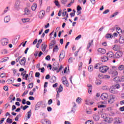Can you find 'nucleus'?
I'll return each mask as SVG.
<instances>
[{
    "label": "nucleus",
    "instance_id": "obj_22",
    "mask_svg": "<svg viewBox=\"0 0 124 124\" xmlns=\"http://www.w3.org/2000/svg\"><path fill=\"white\" fill-rule=\"evenodd\" d=\"M98 52L101 53V54H105L106 53V50H105V49L100 48L98 49Z\"/></svg>",
    "mask_w": 124,
    "mask_h": 124
},
{
    "label": "nucleus",
    "instance_id": "obj_33",
    "mask_svg": "<svg viewBox=\"0 0 124 124\" xmlns=\"http://www.w3.org/2000/svg\"><path fill=\"white\" fill-rule=\"evenodd\" d=\"M62 83L64 86H66V87H68L69 86L68 81H67V80H65L64 81H63Z\"/></svg>",
    "mask_w": 124,
    "mask_h": 124
},
{
    "label": "nucleus",
    "instance_id": "obj_13",
    "mask_svg": "<svg viewBox=\"0 0 124 124\" xmlns=\"http://www.w3.org/2000/svg\"><path fill=\"white\" fill-rule=\"evenodd\" d=\"M41 105H42V102H38L35 106V111L38 110V109L40 108V106H41Z\"/></svg>",
    "mask_w": 124,
    "mask_h": 124
},
{
    "label": "nucleus",
    "instance_id": "obj_43",
    "mask_svg": "<svg viewBox=\"0 0 124 124\" xmlns=\"http://www.w3.org/2000/svg\"><path fill=\"white\" fill-rule=\"evenodd\" d=\"M118 69H119V70H124V65H121L120 66H119Z\"/></svg>",
    "mask_w": 124,
    "mask_h": 124
},
{
    "label": "nucleus",
    "instance_id": "obj_64",
    "mask_svg": "<svg viewBox=\"0 0 124 124\" xmlns=\"http://www.w3.org/2000/svg\"><path fill=\"white\" fill-rule=\"evenodd\" d=\"M119 109H120V110L122 112H124V106L120 108H119Z\"/></svg>",
    "mask_w": 124,
    "mask_h": 124
},
{
    "label": "nucleus",
    "instance_id": "obj_2",
    "mask_svg": "<svg viewBox=\"0 0 124 124\" xmlns=\"http://www.w3.org/2000/svg\"><path fill=\"white\" fill-rule=\"evenodd\" d=\"M108 69H109V67L105 65L101 66L99 71L100 72H102V73H105L106 72H107V70H108Z\"/></svg>",
    "mask_w": 124,
    "mask_h": 124
},
{
    "label": "nucleus",
    "instance_id": "obj_1",
    "mask_svg": "<svg viewBox=\"0 0 124 124\" xmlns=\"http://www.w3.org/2000/svg\"><path fill=\"white\" fill-rule=\"evenodd\" d=\"M59 69V63L58 62H54L53 64V67H52V70L53 71H55V70H57L56 72L57 73H59L62 69V66L61 65L60 66V68Z\"/></svg>",
    "mask_w": 124,
    "mask_h": 124
},
{
    "label": "nucleus",
    "instance_id": "obj_61",
    "mask_svg": "<svg viewBox=\"0 0 124 124\" xmlns=\"http://www.w3.org/2000/svg\"><path fill=\"white\" fill-rule=\"evenodd\" d=\"M51 59V57L50 56V55H47L46 57V61H49Z\"/></svg>",
    "mask_w": 124,
    "mask_h": 124
},
{
    "label": "nucleus",
    "instance_id": "obj_20",
    "mask_svg": "<svg viewBox=\"0 0 124 124\" xmlns=\"http://www.w3.org/2000/svg\"><path fill=\"white\" fill-rule=\"evenodd\" d=\"M113 37H114V36L112 35L111 33H108L106 35V38L112 39Z\"/></svg>",
    "mask_w": 124,
    "mask_h": 124
},
{
    "label": "nucleus",
    "instance_id": "obj_36",
    "mask_svg": "<svg viewBox=\"0 0 124 124\" xmlns=\"http://www.w3.org/2000/svg\"><path fill=\"white\" fill-rule=\"evenodd\" d=\"M95 84L97 86H99V85L101 84V81L98 79H97V80L95 81Z\"/></svg>",
    "mask_w": 124,
    "mask_h": 124
},
{
    "label": "nucleus",
    "instance_id": "obj_23",
    "mask_svg": "<svg viewBox=\"0 0 124 124\" xmlns=\"http://www.w3.org/2000/svg\"><path fill=\"white\" fill-rule=\"evenodd\" d=\"M87 87L89 88L88 89V93H92V92H93V88L92 87V85L91 84H88Z\"/></svg>",
    "mask_w": 124,
    "mask_h": 124
},
{
    "label": "nucleus",
    "instance_id": "obj_42",
    "mask_svg": "<svg viewBox=\"0 0 124 124\" xmlns=\"http://www.w3.org/2000/svg\"><path fill=\"white\" fill-rule=\"evenodd\" d=\"M77 10L78 11L77 13H78V12H79V11H80V10H82V7H81V6H80V5H78L77 8Z\"/></svg>",
    "mask_w": 124,
    "mask_h": 124
},
{
    "label": "nucleus",
    "instance_id": "obj_17",
    "mask_svg": "<svg viewBox=\"0 0 124 124\" xmlns=\"http://www.w3.org/2000/svg\"><path fill=\"white\" fill-rule=\"evenodd\" d=\"M10 21V16H7L4 18V22L5 23H8Z\"/></svg>",
    "mask_w": 124,
    "mask_h": 124
},
{
    "label": "nucleus",
    "instance_id": "obj_34",
    "mask_svg": "<svg viewBox=\"0 0 124 124\" xmlns=\"http://www.w3.org/2000/svg\"><path fill=\"white\" fill-rule=\"evenodd\" d=\"M116 31H117V33H120V32H123V31L122 30V29H121L120 27L117 28Z\"/></svg>",
    "mask_w": 124,
    "mask_h": 124
},
{
    "label": "nucleus",
    "instance_id": "obj_54",
    "mask_svg": "<svg viewBox=\"0 0 124 124\" xmlns=\"http://www.w3.org/2000/svg\"><path fill=\"white\" fill-rule=\"evenodd\" d=\"M1 54H3L4 55L7 54V50L5 49H3L1 52Z\"/></svg>",
    "mask_w": 124,
    "mask_h": 124
},
{
    "label": "nucleus",
    "instance_id": "obj_14",
    "mask_svg": "<svg viewBox=\"0 0 124 124\" xmlns=\"http://www.w3.org/2000/svg\"><path fill=\"white\" fill-rule=\"evenodd\" d=\"M101 67V62L96 63L94 66V68H95V69H99V70H100Z\"/></svg>",
    "mask_w": 124,
    "mask_h": 124
},
{
    "label": "nucleus",
    "instance_id": "obj_57",
    "mask_svg": "<svg viewBox=\"0 0 124 124\" xmlns=\"http://www.w3.org/2000/svg\"><path fill=\"white\" fill-rule=\"evenodd\" d=\"M113 121H114V119L112 118H109L108 119V124H111V123H112Z\"/></svg>",
    "mask_w": 124,
    "mask_h": 124
},
{
    "label": "nucleus",
    "instance_id": "obj_9",
    "mask_svg": "<svg viewBox=\"0 0 124 124\" xmlns=\"http://www.w3.org/2000/svg\"><path fill=\"white\" fill-rule=\"evenodd\" d=\"M44 15H45V11L44 10L41 11L39 13V18H40V19H42V18L44 17Z\"/></svg>",
    "mask_w": 124,
    "mask_h": 124
},
{
    "label": "nucleus",
    "instance_id": "obj_19",
    "mask_svg": "<svg viewBox=\"0 0 124 124\" xmlns=\"http://www.w3.org/2000/svg\"><path fill=\"white\" fill-rule=\"evenodd\" d=\"M57 81V78L55 76H52L50 79V83H55Z\"/></svg>",
    "mask_w": 124,
    "mask_h": 124
},
{
    "label": "nucleus",
    "instance_id": "obj_15",
    "mask_svg": "<svg viewBox=\"0 0 124 124\" xmlns=\"http://www.w3.org/2000/svg\"><path fill=\"white\" fill-rule=\"evenodd\" d=\"M42 124H51V121L47 119H44L42 120Z\"/></svg>",
    "mask_w": 124,
    "mask_h": 124
},
{
    "label": "nucleus",
    "instance_id": "obj_40",
    "mask_svg": "<svg viewBox=\"0 0 124 124\" xmlns=\"http://www.w3.org/2000/svg\"><path fill=\"white\" fill-rule=\"evenodd\" d=\"M67 13V12L66 11V9H65V10L63 11V12L62 13V16L63 17H64V16H66Z\"/></svg>",
    "mask_w": 124,
    "mask_h": 124
},
{
    "label": "nucleus",
    "instance_id": "obj_45",
    "mask_svg": "<svg viewBox=\"0 0 124 124\" xmlns=\"http://www.w3.org/2000/svg\"><path fill=\"white\" fill-rule=\"evenodd\" d=\"M6 122L8 124H12L13 121H12V119H10V118H7Z\"/></svg>",
    "mask_w": 124,
    "mask_h": 124
},
{
    "label": "nucleus",
    "instance_id": "obj_31",
    "mask_svg": "<svg viewBox=\"0 0 124 124\" xmlns=\"http://www.w3.org/2000/svg\"><path fill=\"white\" fill-rule=\"evenodd\" d=\"M63 88H62V85H60L59 88H58V92L59 93H62V92Z\"/></svg>",
    "mask_w": 124,
    "mask_h": 124
},
{
    "label": "nucleus",
    "instance_id": "obj_25",
    "mask_svg": "<svg viewBox=\"0 0 124 124\" xmlns=\"http://www.w3.org/2000/svg\"><path fill=\"white\" fill-rule=\"evenodd\" d=\"M37 5L35 3H34L32 4V5L31 8V9H32V10L33 11H35V10L36 9V8H37Z\"/></svg>",
    "mask_w": 124,
    "mask_h": 124
},
{
    "label": "nucleus",
    "instance_id": "obj_7",
    "mask_svg": "<svg viewBox=\"0 0 124 124\" xmlns=\"http://www.w3.org/2000/svg\"><path fill=\"white\" fill-rule=\"evenodd\" d=\"M101 98L103 100H106L108 98V94L107 93H103L101 95Z\"/></svg>",
    "mask_w": 124,
    "mask_h": 124
},
{
    "label": "nucleus",
    "instance_id": "obj_41",
    "mask_svg": "<svg viewBox=\"0 0 124 124\" xmlns=\"http://www.w3.org/2000/svg\"><path fill=\"white\" fill-rule=\"evenodd\" d=\"M118 14H119V12H118L114 13L112 16H110V18H113L114 17H115V16H117Z\"/></svg>",
    "mask_w": 124,
    "mask_h": 124
},
{
    "label": "nucleus",
    "instance_id": "obj_18",
    "mask_svg": "<svg viewBox=\"0 0 124 124\" xmlns=\"http://www.w3.org/2000/svg\"><path fill=\"white\" fill-rule=\"evenodd\" d=\"M55 44H56V40H53L49 45V49H52L55 46Z\"/></svg>",
    "mask_w": 124,
    "mask_h": 124
},
{
    "label": "nucleus",
    "instance_id": "obj_27",
    "mask_svg": "<svg viewBox=\"0 0 124 124\" xmlns=\"http://www.w3.org/2000/svg\"><path fill=\"white\" fill-rule=\"evenodd\" d=\"M101 61L102 62H107L108 61V60H109L108 59V57H107V56H103L102 57H101Z\"/></svg>",
    "mask_w": 124,
    "mask_h": 124
},
{
    "label": "nucleus",
    "instance_id": "obj_30",
    "mask_svg": "<svg viewBox=\"0 0 124 124\" xmlns=\"http://www.w3.org/2000/svg\"><path fill=\"white\" fill-rule=\"evenodd\" d=\"M81 101H82V98L80 97H78L76 99V102L77 103H78V104H80V103H81Z\"/></svg>",
    "mask_w": 124,
    "mask_h": 124
},
{
    "label": "nucleus",
    "instance_id": "obj_58",
    "mask_svg": "<svg viewBox=\"0 0 124 124\" xmlns=\"http://www.w3.org/2000/svg\"><path fill=\"white\" fill-rule=\"evenodd\" d=\"M81 37H82V35H79L75 38V40H79V39H80V38H81Z\"/></svg>",
    "mask_w": 124,
    "mask_h": 124
},
{
    "label": "nucleus",
    "instance_id": "obj_6",
    "mask_svg": "<svg viewBox=\"0 0 124 124\" xmlns=\"http://www.w3.org/2000/svg\"><path fill=\"white\" fill-rule=\"evenodd\" d=\"M31 110H30V111H29L27 112V116L24 117L25 121H28L31 118Z\"/></svg>",
    "mask_w": 124,
    "mask_h": 124
},
{
    "label": "nucleus",
    "instance_id": "obj_11",
    "mask_svg": "<svg viewBox=\"0 0 124 124\" xmlns=\"http://www.w3.org/2000/svg\"><path fill=\"white\" fill-rule=\"evenodd\" d=\"M107 55L108 57V58H112V59H115V55H114V53L112 51H109L108 52Z\"/></svg>",
    "mask_w": 124,
    "mask_h": 124
},
{
    "label": "nucleus",
    "instance_id": "obj_49",
    "mask_svg": "<svg viewBox=\"0 0 124 124\" xmlns=\"http://www.w3.org/2000/svg\"><path fill=\"white\" fill-rule=\"evenodd\" d=\"M109 117H106L105 118V122H106V124H109Z\"/></svg>",
    "mask_w": 124,
    "mask_h": 124
},
{
    "label": "nucleus",
    "instance_id": "obj_28",
    "mask_svg": "<svg viewBox=\"0 0 124 124\" xmlns=\"http://www.w3.org/2000/svg\"><path fill=\"white\" fill-rule=\"evenodd\" d=\"M113 81L116 83H118L119 82H121V79H120V78L116 77L113 78Z\"/></svg>",
    "mask_w": 124,
    "mask_h": 124
},
{
    "label": "nucleus",
    "instance_id": "obj_37",
    "mask_svg": "<svg viewBox=\"0 0 124 124\" xmlns=\"http://www.w3.org/2000/svg\"><path fill=\"white\" fill-rule=\"evenodd\" d=\"M22 21L23 23H27L30 21L29 18H23L22 19Z\"/></svg>",
    "mask_w": 124,
    "mask_h": 124
},
{
    "label": "nucleus",
    "instance_id": "obj_60",
    "mask_svg": "<svg viewBox=\"0 0 124 124\" xmlns=\"http://www.w3.org/2000/svg\"><path fill=\"white\" fill-rule=\"evenodd\" d=\"M85 124H93V121L88 120L85 123Z\"/></svg>",
    "mask_w": 124,
    "mask_h": 124
},
{
    "label": "nucleus",
    "instance_id": "obj_63",
    "mask_svg": "<svg viewBox=\"0 0 124 124\" xmlns=\"http://www.w3.org/2000/svg\"><path fill=\"white\" fill-rule=\"evenodd\" d=\"M114 101V100H112V99H109L108 100V103H109L110 104H112V103H113Z\"/></svg>",
    "mask_w": 124,
    "mask_h": 124
},
{
    "label": "nucleus",
    "instance_id": "obj_4",
    "mask_svg": "<svg viewBox=\"0 0 124 124\" xmlns=\"http://www.w3.org/2000/svg\"><path fill=\"white\" fill-rule=\"evenodd\" d=\"M1 44L2 46H5L8 44V40L6 38H3L1 40Z\"/></svg>",
    "mask_w": 124,
    "mask_h": 124
},
{
    "label": "nucleus",
    "instance_id": "obj_50",
    "mask_svg": "<svg viewBox=\"0 0 124 124\" xmlns=\"http://www.w3.org/2000/svg\"><path fill=\"white\" fill-rule=\"evenodd\" d=\"M6 76V74L5 73H1L0 75V77H1V78H4V77H5Z\"/></svg>",
    "mask_w": 124,
    "mask_h": 124
},
{
    "label": "nucleus",
    "instance_id": "obj_46",
    "mask_svg": "<svg viewBox=\"0 0 124 124\" xmlns=\"http://www.w3.org/2000/svg\"><path fill=\"white\" fill-rule=\"evenodd\" d=\"M98 77L100 78V79H104V76H103V75L100 74L98 75Z\"/></svg>",
    "mask_w": 124,
    "mask_h": 124
},
{
    "label": "nucleus",
    "instance_id": "obj_35",
    "mask_svg": "<svg viewBox=\"0 0 124 124\" xmlns=\"http://www.w3.org/2000/svg\"><path fill=\"white\" fill-rule=\"evenodd\" d=\"M83 65V63L82 62H80L79 64H78V70H81L82 69Z\"/></svg>",
    "mask_w": 124,
    "mask_h": 124
},
{
    "label": "nucleus",
    "instance_id": "obj_53",
    "mask_svg": "<svg viewBox=\"0 0 124 124\" xmlns=\"http://www.w3.org/2000/svg\"><path fill=\"white\" fill-rule=\"evenodd\" d=\"M113 76H117L118 75V72L117 71H114L112 72Z\"/></svg>",
    "mask_w": 124,
    "mask_h": 124
},
{
    "label": "nucleus",
    "instance_id": "obj_47",
    "mask_svg": "<svg viewBox=\"0 0 124 124\" xmlns=\"http://www.w3.org/2000/svg\"><path fill=\"white\" fill-rule=\"evenodd\" d=\"M116 97L114 95H110L109 97V99L112 100H114Z\"/></svg>",
    "mask_w": 124,
    "mask_h": 124
},
{
    "label": "nucleus",
    "instance_id": "obj_48",
    "mask_svg": "<svg viewBox=\"0 0 124 124\" xmlns=\"http://www.w3.org/2000/svg\"><path fill=\"white\" fill-rule=\"evenodd\" d=\"M120 88H121V86L118 84H117L116 85H114V88L115 89H120Z\"/></svg>",
    "mask_w": 124,
    "mask_h": 124
},
{
    "label": "nucleus",
    "instance_id": "obj_16",
    "mask_svg": "<svg viewBox=\"0 0 124 124\" xmlns=\"http://www.w3.org/2000/svg\"><path fill=\"white\" fill-rule=\"evenodd\" d=\"M15 6V8L17 9V10H18L19 9H20V1H16V2Z\"/></svg>",
    "mask_w": 124,
    "mask_h": 124
},
{
    "label": "nucleus",
    "instance_id": "obj_8",
    "mask_svg": "<svg viewBox=\"0 0 124 124\" xmlns=\"http://www.w3.org/2000/svg\"><path fill=\"white\" fill-rule=\"evenodd\" d=\"M108 91H109V93H111L116 94V93H119V91H118L117 90V89L114 88H110L108 89Z\"/></svg>",
    "mask_w": 124,
    "mask_h": 124
},
{
    "label": "nucleus",
    "instance_id": "obj_29",
    "mask_svg": "<svg viewBox=\"0 0 124 124\" xmlns=\"http://www.w3.org/2000/svg\"><path fill=\"white\" fill-rule=\"evenodd\" d=\"M119 40V43L123 44V43H124V37L120 36Z\"/></svg>",
    "mask_w": 124,
    "mask_h": 124
},
{
    "label": "nucleus",
    "instance_id": "obj_12",
    "mask_svg": "<svg viewBox=\"0 0 124 124\" xmlns=\"http://www.w3.org/2000/svg\"><path fill=\"white\" fill-rule=\"evenodd\" d=\"M19 63L21 65H25L26 64V57H23L22 59L19 61Z\"/></svg>",
    "mask_w": 124,
    "mask_h": 124
},
{
    "label": "nucleus",
    "instance_id": "obj_26",
    "mask_svg": "<svg viewBox=\"0 0 124 124\" xmlns=\"http://www.w3.org/2000/svg\"><path fill=\"white\" fill-rule=\"evenodd\" d=\"M65 55H64V54L63 53H62V52H61V53H60V55H59V58H60V61H61H61L62 60H63V59H64V57H65Z\"/></svg>",
    "mask_w": 124,
    "mask_h": 124
},
{
    "label": "nucleus",
    "instance_id": "obj_56",
    "mask_svg": "<svg viewBox=\"0 0 124 124\" xmlns=\"http://www.w3.org/2000/svg\"><path fill=\"white\" fill-rule=\"evenodd\" d=\"M86 112L87 114H88L89 115H91V114H92L93 113V111H92V110H86Z\"/></svg>",
    "mask_w": 124,
    "mask_h": 124
},
{
    "label": "nucleus",
    "instance_id": "obj_5",
    "mask_svg": "<svg viewBox=\"0 0 124 124\" xmlns=\"http://www.w3.org/2000/svg\"><path fill=\"white\" fill-rule=\"evenodd\" d=\"M47 48V45H46V43L44 42L41 45V48L42 49V51L43 52H45L46 51V48Z\"/></svg>",
    "mask_w": 124,
    "mask_h": 124
},
{
    "label": "nucleus",
    "instance_id": "obj_38",
    "mask_svg": "<svg viewBox=\"0 0 124 124\" xmlns=\"http://www.w3.org/2000/svg\"><path fill=\"white\" fill-rule=\"evenodd\" d=\"M17 42H18V40H17V39H14L12 40V43L14 45L17 44Z\"/></svg>",
    "mask_w": 124,
    "mask_h": 124
},
{
    "label": "nucleus",
    "instance_id": "obj_62",
    "mask_svg": "<svg viewBox=\"0 0 124 124\" xmlns=\"http://www.w3.org/2000/svg\"><path fill=\"white\" fill-rule=\"evenodd\" d=\"M40 76V73L39 72H36L35 74V77H39Z\"/></svg>",
    "mask_w": 124,
    "mask_h": 124
},
{
    "label": "nucleus",
    "instance_id": "obj_10",
    "mask_svg": "<svg viewBox=\"0 0 124 124\" xmlns=\"http://www.w3.org/2000/svg\"><path fill=\"white\" fill-rule=\"evenodd\" d=\"M115 122L117 124H122L123 123V120L120 117H115L114 118Z\"/></svg>",
    "mask_w": 124,
    "mask_h": 124
},
{
    "label": "nucleus",
    "instance_id": "obj_44",
    "mask_svg": "<svg viewBox=\"0 0 124 124\" xmlns=\"http://www.w3.org/2000/svg\"><path fill=\"white\" fill-rule=\"evenodd\" d=\"M59 50V47L58 46H55L53 48V52H57Z\"/></svg>",
    "mask_w": 124,
    "mask_h": 124
},
{
    "label": "nucleus",
    "instance_id": "obj_3",
    "mask_svg": "<svg viewBox=\"0 0 124 124\" xmlns=\"http://www.w3.org/2000/svg\"><path fill=\"white\" fill-rule=\"evenodd\" d=\"M123 55V53L122 51H119L115 53L114 55V59H119V58H121L122 57Z\"/></svg>",
    "mask_w": 124,
    "mask_h": 124
},
{
    "label": "nucleus",
    "instance_id": "obj_51",
    "mask_svg": "<svg viewBox=\"0 0 124 124\" xmlns=\"http://www.w3.org/2000/svg\"><path fill=\"white\" fill-rule=\"evenodd\" d=\"M52 103H53V100H52V99H50L48 100L47 104L48 105H51V104Z\"/></svg>",
    "mask_w": 124,
    "mask_h": 124
},
{
    "label": "nucleus",
    "instance_id": "obj_39",
    "mask_svg": "<svg viewBox=\"0 0 124 124\" xmlns=\"http://www.w3.org/2000/svg\"><path fill=\"white\" fill-rule=\"evenodd\" d=\"M33 87V83H30L28 86V89H31Z\"/></svg>",
    "mask_w": 124,
    "mask_h": 124
},
{
    "label": "nucleus",
    "instance_id": "obj_32",
    "mask_svg": "<svg viewBox=\"0 0 124 124\" xmlns=\"http://www.w3.org/2000/svg\"><path fill=\"white\" fill-rule=\"evenodd\" d=\"M93 70V65H90L88 67V71H90V72H92Z\"/></svg>",
    "mask_w": 124,
    "mask_h": 124
},
{
    "label": "nucleus",
    "instance_id": "obj_24",
    "mask_svg": "<svg viewBox=\"0 0 124 124\" xmlns=\"http://www.w3.org/2000/svg\"><path fill=\"white\" fill-rule=\"evenodd\" d=\"M94 121L95 122H97V121H99V116L98 115L95 114L93 116Z\"/></svg>",
    "mask_w": 124,
    "mask_h": 124
},
{
    "label": "nucleus",
    "instance_id": "obj_55",
    "mask_svg": "<svg viewBox=\"0 0 124 124\" xmlns=\"http://www.w3.org/2000/svg\"><path fill=\"white\" fill-rule=\"evenodd\" d=\"M113 50L114 51H117L118 50V46L114 45V47H113Z\"/></svg>",
    "mask_w": 124,
    "mask_h": 124
},
{
    "label": "nucleus",
    "instance_id": "obj_59",
    "mask_svg": "<svg viewBox=\"0 0 124 124\" xmlns=\"http://www.w3.org/2000/svg\"><path fill=\"white\" fill-rule=\"evenodd\" d=\"M54 2H55V5H56V6H60V4L59 3V1L55 0Z\"/></svg>",
    "mask_w": 124,
    "mask_h": 124
},
{
    "label": "nucleus",
    "instance_id": "obj_21",
    "mask_svg": "<svg viewBox=\"0 0 124 124\" xmlns=\"http://www.w3.org/2000/svg\"><path fill=\"white\" fill-rule=\"evenodd\" d=\"M24 12V15H29V14L31 13V11L27 8L25 9Z\"/></svg>",
    "mask_w": 124,
    "mask_h": 124
},
{
    "label": "nucleus",
    "instance_id": "obj_52",
    "mask_svg": "<svg viewBox=\"0 0 124 124\" xmlns=\"http://www.w3.org/2000/svg\"><path fill=\"white\" fill-rule=\"evenodd\" d=\"M110 78V76L108 75L104 76V79L108 80Z\"/></svg>",
    "mask_w": 124,
    "mask_h": 124
}]
</instances>
